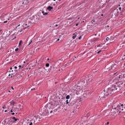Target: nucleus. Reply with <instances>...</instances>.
Segmentation results:
<instances>
[{"instance_id":"nucleus-1","label":"nucleus","mask_w":125,"mask_h":125,"mask_svg":"<svg viewBox=\"0 0 125 125\" xmlns=\"http://www.w3.org/2000/svg\"><path fill=\"white\" fill-rule=\"evenodd\" d=\"M123 104H118L117 103H115L112 105V108L115 110V111H114L113 113L115 114L116 112H119V113H125V108L124 107Z\"/></svg>"},{"instance_id":"nucleus-2","label":"nucleus","mask_w":125,"mask_h":125,"mask_svg":"<svg viewBox=\"0 0 125 125\" xmlns=\"http://www.w3.org/2000/svg\"><path fill=\"white\" fill-rule=\"evenodd\" d=\"M51 103H49L47 104L44 106V107L41 110L40 112V114L42 115V117L43 119L44 118L43 116H46L48 115V114L49 113V110H48L51 109Z\"/></svg>"},{"instance_id":"nucleus-3","label":"nucleus","mask_w":125,"mask_h":125,"mask_svg":"<svg viewBox=\"0 0 125 125\" xmlns=\"http://www.w3.org/2000/svg\"><path fill=\"white\" fill-rule=\"evenodd\" d=\"M113 85L115 90V92H117L120 91V88L123 86V83L122 82H118Z\"/></svg>"},{"instance_id":"nucleus-4","label":"nucleus","mask_w":125,"mask_h":125,"mask_svg":"<svg viewBox=\"0 0 125 125\" xmlns=\"http://www.w3.org/2000/svg\"><path fill=\"white\" fill-rule=\"evenodd\" d=\"M113 86V85H112L111 87L108 88L106 90V92H105V93H106V96H107L109 94H112L114 92H115V90L114 88V87Z\"/></svg>"},{"instance_id":"nucleus-5","label":"nucleus","mask_w":125,"mask_h":125,"mask_svg":"<svg viewBox=\"0 0 125 125\" xmlns=\"http://www.w3.org/2000/svg\"><path fill=\"white\" fill-rule=\"evenodd\" d=\"M87 78L85 76H83L80 79L79 82L78 84L80 86L83 87L85 85V82H87Z\"/></svg>"},{"instance_id":"nucleus-6","label":"nucleus","mask_w":125,"mask_h":125,"mask_svg":"<svg viewBox=\"0 0 125 125\" xmlns=\"http://www.w3.org/2000/svg\"><path fill=\"white\" fill-rule=\"evenodd\" d=\"M105 92V91L102 92L101 94H100L99 95V99L101 100H103L104 99L106 98V93Z\"/></svg>"},{"instance_id":"nucleus-7","label":"nucleus","mask_w":125,"mask_h":125,"mask_svg":"<svg viewBox=\"0 0 125 125\" xmlns=\"http://www.w3.org/2000/svg\"><path fill=\"white\" fill-rule=\"evenodd\" d=\"M76 102V100L73 98H71L69 101L70 104H69V106H72L75 104Z\"/></svg>"},{"instance_id":"nucleus-8","label":"nucleus","mask_w":125,"mask_h":125,"mask_svg":"<svg viewBox=\"0 0 125 125\" xmlns=\"http://www.w3.org/2000/svg\"><path fill=\"white\" fill-rule=\"evenodd\" d=\"M91 93L90 91H86L83 94V97L84 98H86L89 97L91 95Z\"/></svg>"},{"instance_id":"nucleus-9","label":"nucleus","mask_w":125,"mask_h":125,"mask_svg":"<svg viewBox=\"0 0 125 125\" xmlns=\"http://www.w3.org/2000/svg\"><path fill=\"white\" fill-rule=\"evenodd\" d=\"M105 69L107 70H106V71H108L111 70H113L112 66L107 65L105 67Z\"/></svg>"},{"instance_id":"nucleus-10","label":"nucleus","mask_w":125,"mask_h":125,"mask_svg":"<svg viewBox=\"0 0 125 125\" xmlns=\"http://www.w3.org/2000/svg\"><path fill=\"white\" fill-rule=\"evenodd\" d=\"M74 92H76V94L78 95L79 94H80L82 92V90H75Z\"/></svg>"},{"instance_id":"nucleus-11","label":"nucleus","mask_w":125,"mask_h":125,"mask_svg":"<svg viewBox=\"0 0 125 125\" xmlns=\"http://www.w3.org/2000/svg\"><path fill=\"white\" fill-rule=\"evenodd\" d=\"M113 70H114L115 68H116L118 66V65L115 63H114L112 65Z\"/></svg>"},{"instance_id":"nucleus-12","label":"nucleus","mask_w":125,"mask_h":125,"mask_svg":"<svg viewBox=\"0 0 125 125\" xmlns=\"http://www.w3.org/2000/svg\"><path fill=\"white\" fill-rule=\"evenodd\" d=\"M7 124L8 125H12L13 124V123L12 120H9L8 122L7 123Z\"/></svg>"},{"instance_id":"nucleus-13","label":"nucleus","mask_w":125,"mask_h":125,"mask_svg":"<svg viewBox=\"0 0 125 125\" xmlns=\"http://www.w3.org/2000/svg\"><path fill=\"white\" fill-rule=\"evenodd\" d=\"M124 78L123 77V76L122 75H120L118 76V80H122Z\"/></svg>"},{"instance_id":"nucleus-14","label":"nucleus","mask_w":125,"mask_h":125,"mask_svg":"<svg viewBox=\"0 0 125 125\" xmlns=\"http://www.w3.org/2000/svg\"><path fill=\"white\" fill-rule=\"evenodd\" d=\"M114 11H115V12H116V13H115V16H117L119 14V12L118 10V9H117L116 10H115Z\"/></svg>"},{"instance_id":"nucleus-15","label":"nucleus","mask_w":125,"mask_h":125,"mask_svg":"<svg viewBox=\"0 0 125 125\" xmlns=\"http://www.w3.org/2000/svg\"><path fill=\"white\" fill-rule=\"evenodd\" d=\"M53 8L52 7H51L50 6H49L47 8V9L49 11H51V10Z\"/></svg>"},{"instance_id":"nucleus-16","label":"nucleus","mask_w":125,"mask_h":125,"mask_svg":"<svg viewBox=\"0 0 125 125\" xmlns=\"http://www.w3.org/2000/svg\"><path fill=\"white\" fill-rule=\"evenodd\" d=\"M73 35V36L72 37L73 39H74L76 36V33H74Z\"/></svg>"},{"instance_id":"nucleus-17","label":"nucleus","mask_w":125,"mask_h":125,"mask_svg":"<svg viewBox=\"0 0 125 125\" xmlns=\"http://www.w3.org/2000/svg\"><path fill=\"white\" fill-rule=\"evenodd\" d=\"M42 13L44 15H46L48 14V13L47 12H45V13L44 11H42Z\"/></svg>"},{"instance_id":"nucleus-18","label":"nucleus","mask_w":125,"mask_h":125,"mask_svg":"<svg viewBox=\"0 0 125 125\" xmlns=\"http://www.w3.org/2000/svg\"><path fill=\"white\" fill-rule=\"evenodd\" d=\"M25 26H26L25 27L26 28H28V27L29 26L28 25H27V24L26 23H25L24 25H22V26L23 27H24Z\"/></svg>"},{"instance_id":"nucleus-19","label":"nucleus","mask_w":125,"mask_h":125,"mask_svg":"<svg viewBox=\"0 0 125 125\" xmlns=\"http://www.w3.org/2000/svg\"><path fill=\"white\" fill-rule=\"evenodd\" d=\"M11 118L14 121H16L18 120L17 119L15 118L14 117H13Z\"/></svg>"},{"instance_id":"nucleus-20","label":"nucleus","mask_w":125,"mask_h":125,"mask_svg":"<svg viewBox=\"0 0 125 125\" xmlns=\"http://www.w3.org/2000/svg\"><path fill=\"white\" fill-rule=\"evenodd\" d=\"M70 98V95H67L66 97V98L67 99H69Z\"/></svg>"},{"instance_id":"nucleus-21","label":"nucleus","mask_w":125,"mask_h":125,"mask_svg":"<svg viewBox=\"0 0 125 125\" xmlns=\"http://www.w3.org/2000/svg\"><path fill=\"white\" fill-rule=\"evenodd\" d=\"M92 79L91 78H90L88 80V81H89L90 82H91L92 81Z\"/></svg>"},{"instance_id":"nucleus-22","label":"nucleus","mask_w":125,"mask_h":125,"mask_svg":"<svg viewBox=\"0 0 125 125\" xmlns=\"http://www.w3.org/2000/svg\"><path fill=\"white\" fill-rule=\"evenodd\" d=\"M22 42V40H21L20 41L19 44V46L20 45L21 43Z\"/></svg>"},{"instance_id":"nucleus-23","label":"nucleus","mask_w":125,"mask_h":125,"mask_svg":"<svg viewBox=\"0 0 125 125\" xmlns=\"http://www.w3.org/2000/svg\"><path fill=\"white\" fill-rule=\"evenodd\" d=\"M6 119L4 120V121L3 122V123L4 125H5V124L6 123Z\"/></svg>"},{"instance_id":"nucleus-24","label":"nucleus","mask_w":125,"mask_h":125,"mask_svg":"<svg viewBox=\"0 0 125 125\" xmlns=\"http://www.w3.org/2000/svg\"><path fill=\"white\" fill-rule=\"evenodd\" d=\"M49 63H47L46 65V67H48L49 66Z\"/></svg>"},{"instance_id":"nucleus-25","label":"nucleus","mask_w":125,"mask_h":125,"mask_svg":"<svg viewBox=\"0 0 125 125\" xmlns=\"http://www.w3.org/2000/svg\"><path fill=\"white\" fill-rule=\"evenodd\" d=\"M78 58V56H77V57H76L75 56H74V58H73V60H76V58Z\"/></svg>"},{"instance_id":"nucleus-26","label":"nucleus","mask_w":125,"mask_h":125,"mask_svg":"<svg viewBox=\"0 0 125 125\" xmlns=\"http://www.w3.org/2000/svg\"><path fill=\"white\" fill-rule=\"evenodd\" d=\"M26 1H24V2H23L22 3V4L25 5L26 4V3L25 2Z\"/></svg>"},{"instance_id":"nucleus-27","label":"nucleus","mask_w":125,"mask_h":125,"mask_svg":"<svg viewBox=\"0 0 125 125\" xmlns=\"http://www.w3.org/2000/svg\"><path fill=\"white\" fill-rule=\"evenodd\" d=\"M66 104H68L69 103V102L68 100L67 99L66 100Z\"/></svg>"},{"instance_id":"nucleus-28","label":"nucleus","mask_w":125,"mask_h":125,"mask_svg":"<svg viewBox=\"0 0 125 125\" xmlns=\"http://www.w3.org/2000/svg\"><path fill=\"white\" fill-rule=\"evenodd\" d=\"M122 75L123 76V77L124 78H125V74H123Z\"/></svg>"},{"instance_id":"nucleus-29","label":"nucleus","mask_w":125,"mask_h":125,"mask_svg":"<svg viewBox=\"0 0 125 125\" xmlns=\"http://www.w3.org/2000/svg\"><path fill=\"white\" fill-rule=\"evenodd\" d=\"M32 40H31V41L30 42H29V44H28V45H29L32 42Z\"/></svg>"},{"instance_id":"nucleus-30","label":"nucleus","mask_w":125,"mask_h":125,"mask_svg":"<svg viewBox=\"0 0 125 125\" xmlns=\"http://www.w3.org/2000/svg\"><path fill=\"white\" fill-rule=\"evenodd\" d=\"M109 37H107L106 38V41H108V40H109Z\"/></svg>"},{"instance_id":"nucleus-31","label":"nucleus","mask_w":125,"mask_h":125,"mask_svg":"<svg viewBox=\"0 0 125 125\" xmlns=\"http://www.w3.org/2000/svg\"><path fill=\"white\" fill-rule=\"evenodd\" d=\"M2 108L3 109H5V108H6V107H5V105H4L3 107Z\"/></svg>"},{"instance_id":"nucleus-32","label":"nucleus","mask_w":125,"mask_h":125,"mask_svg":"<svg viewBox=\"0 0 125 125\" xmlns=\"http://www.w3.org/2000/svg\"><path fill=\"white\" fill-rule=\"evenodd\" d=\"M101 45L100 44H99L97 46V47H101Z\"/></svg>"},{"instance_id":"nucleus-33","label":"nucleus","mask_w":125,"mask_h":125,"mask_svg":"<svg viewBox=\"0 0 125 125\" xmlns=\"http://www.w3.org/2000/svg\"><path fill=\"white\" fill-rule=\"evenodd\" d=\"M82 36H80L79 38H78V39H80L81 38H82Z\"/></svg>"},{"instance_id":"nucleus-34","label":"nucleus","mask_w":125,"mask_h":125,"mask_svg":"<svg viewBox=\"0 0 125 125\" xmlns=\"http://www.w3.org/2000/svg\"><path fill=\"white\" fill-rule=\"evenodd\" d=\"M52 110H49V113L50 112V113H52Z\"/></svg>"},{"instance_id":"nucleus-35","label":"nucleus","mask_w":125,"mask_h":125,"mask_svg":"<svg viewBox=\"0 0 125 125\" xmlns=\"http://www.w3.org/2000/svg\"><path fill=\"white\" fill-rule=\"evenodd\" d=\"M32 122H31L29 124V125H32Z\"/></svg>"},{"instance_id":"nucleus-36","label":"nucleus","mask_w":125,"mask_h":125,"mask_svg":"<svg viewBox=\"0 0 125 125\" xmlns=\"http://www.w3.org/2000/svg\"><path fill=\"white\" fill-rule=\"evenodd\" d=\"M16 37L15 36L13 39H12V40H14V39H15L16 38Z\"/></svg>"},{"instance_id":"nucleus-37","label":"nucleus","mask_w":125,"mask_h":125,"mask_svg":"<svg viewBox=\"0 0 125 125\" xmlns=\"http://www.w3.org/2000/svg\"><path fill=\"white\" fill-rule=\"evenodd\" d=\"M109 122H108L106 124H106H105L106 125H108V124H109Z\"/></svg>"},{"instance_id":"nucleus-38","label":"nucleus","mask_w":125,"mask_h":125,"mask_svg":"<svg viewBox=\"0 0 125 125\" xmlns=\"http://www.w3.org/2000/svg\"><path fill=\"white\" fill-rule=\"evenodd\" d=\"M18 50V48H17L16 49H15V51H17Z\"/></svg>"},{"instance_id":"nucleus-39","label":"nucleus","mask_w":125,"mask_h":125,"mask_svg":"<svg viewBox=\"0 0 125 125\" xmlns=\"http://www.w3.org/2000/svg\"><path fill=\"white\" fill-rule=\"evenodd\" d=\"M22 31V30H19V31L20 32H21Z\"/></svg>"},{"instance_id":"nucleus-40","label":"nucleus","mask_w":125,"mask_h":125,"mask_svg":"<svg viewBox=\"0 0 125 125\" xmlns=\"http://www.w3.org/2000/svg\"><path fill=\"white\" fill-rule=\"evenodd\" d=\"M13 108H12V109H11V110H10V112H12L13 111H12V110H13Z\"/></svg>"},{"instance_id":"nucleus-41","label":"nucleus","mask_w":125,"mask_h":125,"mask_svg":"<svg viewBox=\"0 0 125 125\" xmlns=\"http://www.w3.org/2000/svg\"><path fill=\"white\" fill-rule=\"evenodd\" d=\"M7 21H4L3 22V23H7Z\"/></svg>"},{"instance_id":"nucleus-42","label":"nucleus","mask_w":125,"mask_h":125,"mask_svg":"<svg viewBox=\"0 0 125 125\" xmlns=\"http://www.w3.org/2000/svg\"><path fill=\"white\" fill-rule=\"evenodd\" d=\"M101 51V50L99 51L98 52H97V53H99Z\"/></svg>"},{"instance_id":"nucleus-43","label":"nucleus","mask_w":125,"mask_h":125,"mask_svg":"<svg viewBox=\"0 0 125 125\" xmlns=\"http://www.w3.org/2000/svg\"><path fill=\"white\" fill-rule=\"evenodd\" d=\"M119 10H121V7H119Z\"/></svg>"},{"instance_id":"nucleus-44","label":"nucleus","mask_w":125,"mask_h":125,"mask_svg":"<svg viewBox=\"0 0 125 125\" xmlns=\"http://www.w3.org/2000/svg\"><path fill=\"white\" fill-rule=\"evenodd\" d=\"M14 68L15 69H16L17 68V66H15L14 67Z\"/></svg>"},{"instance_id":"nucleus-45","label":"nucleus","mask_w":125,"mask_h":125,"mask_svg":"<svg viewBox=\"0 0 125 125\" xmlns=\"http://www.w3.org/2000/svg\"><path fill=\"white\" fill-rule=\"evenodd\" d=\"M14 114H15V113H13L11 114L12 115H14Z\"/></svg>"},{"instance_id":"nucleus-46","label":"nucleus","mask_w":125,"mask_h":125,"mask_svg":"<svg viewBox=\"0 0 125 125\" xmlns=\"http://www.w3.org/2000/svg\"><path fill=\"white\" fill-rule=\"evenodd\" d=\"M35 89L34 88H33V89H31V90H34Z\"/></svg>"},{"instance_id":"nucleus-47","label":"nucleus","mask_w":125,"mask_h":125,"mask_svg":"<svg viewBox=\"0 0 125 125\" xmlns=\"http://www.w3.org/2000/svg\"><path fill=\"white\" fill-rule=\"evenodd\" d=\"M58 26V24H56V25H55V27H56L57 26Z\"/></svg>"},{"instance_id":"nucleus-48","label":"nucleus","mask_w":125,"mask_h":125,"mask_svg":"<svg viewBox=\"0 0 125 125\" xmlns=\"http://www.w3.org/2000/svg\"><path fill=\"white\" fill-rule=\"evenodd\" d=\"M11 89H12V90H14V88H13V87L12 86H11Z\"/></svg>"},{"instance_id":"nucleus-49","label":"nucleus","mask_w":125,"mask_h":125,"mask_svg":"<svg viewBox=\"0 0 125 125\" xmlns=\"http://www.w3.org/2000/svg\"><path fill=\"white\" fill-rule=\"evenodd\" d=\"M78 23H77L76 25V26H78Z\"/></svg>"},{"instance_id":"nucleus-50","label":"nucleus","mask_w":125,"mask_h":125,"mask_svg":"<svg viewBox=\"0 0 125 125\" xmlns=\"http://www.w3.org/2000/svg\"><path fill=\"white\" fill-rule=\"evenodd\" d=\"M12 69V67H10V70H11Z\"/></svg>"},{"instance_id":"nucleus-51","label":"nucleus","mask_w":125,"mask_h":125,"mask_svg":"<svg viewBox=\"0 0 125 125\" xmlns=\"http://www.w3.org/2000/svg\"><path fill=\"white\" fill-rule=\"evenodd\" d=\"M33 120V121L34 122H33V123L34 124H35L34 123L35 122V120Z\"/></svg>"},{"instance_id":"nucleus-52","label":"nucleus","mask_w":125,"mask_h":125,"mask_svg":"<svg viewBox=\"0 0 125 125\" xmlns=\"http://www.w3.org/2000/svg\"><path fill=\"white\" fill-rule=\"evenodd\" d=\"M60 39H58L57 40V41H58Z\"/></svg>"},{"instance_id":"nucleus-53","label":"nucleus","mask_w":125,"mask_h":125,"mask_svg":"<svg viewBox=\"0 0 125 125\" xmlns=\"http://www.w3.org/2000/svg\"><path fill=\"white\" fill-rule=\"evenodd\" d=\"M20 68L21 67V65H19L18 66Z\"/></svg>"},{"instance_id":"nucleus-54","label":"nucleus","mask_w":125,"mask_h":125,"mask_svg":"<svg viewBox=\"0 0 125 125\" xmlns=\"http://www.w3.org/2000/svg\"><path fill=\"white\" fill-rule=\"evenodd\" d=\"M14 35H15L14 34H12V37H13Z\"/></svg>"},{"instance_id":"nucleus-55","label":"nucleus","mask_w":125,"mask_h":125,"mask_svg":"<svg viewBox=\"0 0 125 125\" xmlns=\"http://www.w3.org/2000/svg\"><path fill=\"white\" fill-rule=\"evenodd\" d=\"M101 16H103V14H101Z\"/></svg>"},{"instance_id":"nucleus-56","label":"nucleus","mask_w":125,"mask_h":125,"mask_svg":"<svg viewBox=\"0 0 125 125\" xmlns=\"http://www.w3.org/2000/svg\"><path fill=\"white\" fill-rule=\"evenodd\" d=\"M49 60V58H48L47 59V61Z\"/></svg>"},{"instance_id":"nucleus-57","label":"nucleus","mask_w":125,"mask_h":125,"mask_svg":"<svg viewBox=\"0 0 125 125\" xmlns=\"http://www.w3.org/2000/svg\"><path fill=\"white\" fill-rule=\"evenodd\" d=\"M8 71H9V70H8ZM11 71L10 70H9V71H8V72H9H9H11Z\"/></svg>"},{"instance_id":"nucleus-58","label":"nucleus","mask_w":125,"mask_h":125,"mask_svg":"<svg viewBox=\"0 0 125 125\" xmlns=\"http://www.w3.org/2000/svg\"><path fill=\"white\" fill-rule=\"evenodd\" d=\"M107 27H109V26L108 25H107Z\"/></svg>"},{"instance_id":"nucleus-59","label":"nucleus","mask_w":125,"mask_h":125,"mask_svg":"<svg viewBox=\"0 0 125 125\" xmlns=\"http://www.w3.org/2000/svg\"><path fill=\"white\" fill-rule=\"evenodd\" d=\"M7 111V110H5V112H6Z\"/></svg>"},{"instance_id":"nucleus-60","label":"nucleus","mask_w":125,"mask_h":125,"mask_svg":"<svg viewBox=\"0 0 125 125\" xmlns=\"http://www.w3.org/2000/svg\"><path fill=\"white\" fill-rule=\"evenodd\" d=\"M43 69H45V67H43Z\"/></svg>"},{"instance_id":"nucleus-61","label":"nucleus","mask_w":125,"mask_h":125,"mask_svg":"<svg viewBox=\"0 0 125 125\" xmlns=\"http://www.w3.org/2000/svg\"><path fill=\"white\" fill-rule=\"evenodd\" d=\"M10 74H9V75H8V76H10Z\"/></svg>"},{"instance_id":"nucleus-62","label":"nucleus","mask_w":125,"mask_h":125,"mask_svg":"<svg viewBox=\"0 0 125 125\" xmlns=\"http://www.w3.org/2000/svg\"><path fill=\"white\" fill-rule=\"evenodd\" d=\"M95 39H96L97 40L98 39V38H96Z\"/></svg>"},{"instance_id":"nucleus-63","label":"nucleus","mask_w":125,"mask_h":125,"mask_svg":"<svg viewBox=\"0 0 125 125\" xmlns=\"http://www.w3.org/2000/svg\"><path fill=\"white\" fill-rule=\"evenodd\" d=\"M37 117H36V119L37 120Z\"/></svg>"},{"instance_id":"nucleus-64","label":"nucleus","mask_w":125,"mask_h":125,"mask_svg":"<svg viewBox=\"0 0 125 125\" xmlns=\"http://www.w3.org/2000/svg\"><path fill=\"white\" fill-rule=\"evenodd\" d=\"M124 56H125V54H124Z\"/></svg>"}]
</instances>
